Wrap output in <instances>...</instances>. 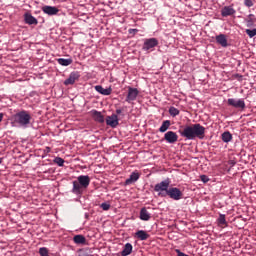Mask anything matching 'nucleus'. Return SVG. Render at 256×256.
<instances>
[{
  "instance_id": "obj_29",
  "label": "nucleus",
  "mask_w": 256,
  "mask_h": 256,
  "mask_svg": "<svg viewBox=\"0 0 256 256\" xmlns=\"http://www.w3.org/2000/svg\"><path fill=\"white\" fill-rule=\"evenodd\" d=\"M245 33L250 37V39L256 37V29H246Z\"/></svg>"
},
{
  "instance_id": "obj_39",
  "label": "nucleus",
  "mask_w": 256,
  "mask_h": 256,
  "mask_svg": "<svg viewBox=\"0 0 256 256\" xmlns=\"http://www.w3.org/2000/svg\"><path fill=\"white\" fill-rule=\"evenodd\" d=\"M55 161H64V159H62L61 157H57Z\"/></svg>"
},
{
  "instance_id": "obj_16",
  "label": "nucleus",
  "mask_w": 256,
  "mask_h": 256,
  "mask_svg": "<svg viewBox=\"0 0 256 256\" xmlns=\"http://www.w3.org/2000/svg\"><path fill=\"white\" fill-rule=\"evenodd\" d=\"M216 43L221 45V47H228V39L226 35L220 34L216 36Z\"/></svg>"
},
{
  "instance_id": "obj_20",
  "label": "nucleus",
  "mask_w": 256,
  "mask_h": 256,
  "mask_svg": "<svg viewBox=\"0 0 256 256\" xmlns=\"http://www.w3.org/2000/svg\"><path fill=\"white\" fill-rule=\"evenodd\" d=\"M135 236L141 241H145L150 237L149 233H147V231H144L143 229H139V231H136Z\"/></svg>"
},
{
  "instance_id": "obj_25",
  "label": "nucleus",
  "mask_w": 256,
  "mask_h": 256,
  "mask_svg": "<svg viewBox=\"0 0 256 256\" xmlns=\"http://www.w3.org/2000/svg\"><path fill=\"white\" fill-rule=\"evenodd\" d=\"M73 241L77 244H84L86 243L87 239L84 235H74Z\"/></svg>"
},
{
  "instance_id": "obj_12",
  "label": "nucleus",
  "mask_w": 256,
  "mask_h": 256,
  "mask_svg": "<svg viewBox=\"0 0 256 256\" xmlns=\"http://www.w3.org/2000/svg\"><path fill=\"white\" fill-rule=\"evenodd\" d=\"M235 13L236 10L233 6H223V8H221L222 17H231L232 15H235Z\"/></svg>"
},
{
  "instance_id": "obj_13",
  "label": "nucleus",
  "mask_w": 256,
  "mask_h": 256,
  "mask_svg": "<svg viewBox=\"0 0 256 256\" xmlns=\"http://www.w3.org/2000/svg\"><path fill=\"white\" fill-rule=\"evenodd\" d=\"M106 125L113 128L117 127V125H119V117L115 114L106 117Z\"/></svg>"
},
{
  "instance_id": "obj_34",
  "label": "nucleus",
  "mask_w": 256,
  "mask_h": 256,
  "mask_svg": "<svg viewBox=\"0 0 256 256\" xmlns=\"http://www.w3.org/2000/svg\"><path fill=\"white\" fill-rule=\"evenodd\" d=\"M176 253H177V256H191V255H188L187 253H184L180 249H176Z\"/></svg>"
},
{
  "instance_id": "obj_35",
  "label": "nucleus",
  "mask_w": 256,
  "mask_h": 256,
  "mask_svg": "<svg viewBox=\"0 0 256 256\" xmlns=\"http://www.w3.org/2000/svg\"><path fill=\"white\" fill-rule=\"evenodd\" d=\"M55 163L59 166V167H63L64 165V161H55Z\"/></svg>"
},
{
  "instance_id": "obj_9",
  "label": "nucleus",
  "mask_w": 256,
  "mask_h": 256,
  "mask_svg": "<svg viewBox=\"0 0 256 256\" xmlns=\"http://www.w3.org/2000/svg\"><path fill=\"white\" fill-rule=\"evenodd\" d=\"M139 95V91L136 88L128 87V94L126 96L127 103H131L132 101H136Z\"/></svg>"
},
{
  "instance_id": "obj_21",
  "label": "nucleus",
  "mask_w": 256,
  "mask_h": 256,
  "mask_svg": "<svg viewBox=\"0 0 256 256\" xmlns=\"http://www.w3.org/2000/svg\"><path fill=\"white\" fill-rule=\"evenodd\" d=\"M245 23L247 27L250 29L251 27H256V17L255 15H248L245 19Z\"/></svg>"
},
{
  "instance_id": "obj_11",
  "label": "nucleus",
  "mask_w": 256,
  "mask_h": 256,
  "mask_svg": "<svg viewBox=\"0 0 256 256\" xmlns=\"http://www.w3.org/2000/svg\"><path fill=\"white\" fill-rule=\"evenodd\" d=\"M178 138L179 137L175 131H167V133L164 135V139L167 141V143H176Z\"/></svg>"
},
{
  "instance_id": "obj_37",
  "label": "nucleus",
  "mask_w": 256,
  "mask_h": 256,
  "mask_svg": "<svg viewBox=\"0 0 256 256\" xmlns=\"http://www.w3.org/2000/svg\"><path fill=\"white\" fill-rule=\"evenodd\" d=\"M138 31H137V29H130L129 30V33H137Z\"/></svg>"
},
{
  "instance_id": "obj_15",
  "label": "nucleus",
  "mask_w": 256,
  "mask_h": 256,
  "mask_svg": "<svg viewBox=\"0 0 256 256\" xmlns=\"http://www.w3.org/2000/svg\"><path fill=\"white\" fill-rule=\"evenodd\" d=\"M91 115L94 121H97L98 123H104L105 117L102 115L101 111L93 110L91 111Z\"/></svg>"
},
{
  "instance_id": "obj_36",
  "label": "nucleus",
  "mask_w": 256,
  "mask_h": 256,
  "mask_svg": "<svg viewBox=\"0 0 256 256\" xmlns=\"http://www.w3.org/2000/svg\"><path fill=\"white\" fill-rule=\"evenodd\" d=\"M122 113V109H116V116L118 117V115H121Z\"/></svg>"
},
{
  "instance_id": "obj_6",
  "label": "nucleus",
  "mask_w": 256,
  "mask_h": 256,
  "mask_svg": "<svg viewBox=\"0 0 256 256\" xmlns=\"http://www.w3.org/2000/svg\"><path fill=\"white\" fill-rule=\"evenodd\" d=\"M159 45L158 39L152 38V39H146L144 41V45L142 46L143 51H151L155 47Z\"/></svg>"
},
{
  "instance_id": "obj_3",
  "label": "nucleus",
  "mask_w": 256,
  "mask_h": 256,
  "mask_svg": "<svg viewBox=\"0 0 256 256\" xmlns=\"http://www.w3.org/2000/svg\"><path fill=\"white\" fill-rule=\"evenodd\" d=\"M91 183L89 175H79L77 181H73V193H82L83 189H87Z\"/></svg>"
},
{
  "instance_id": "obj_31",
  "label": "nucleus",
  "mask_w": 256,
  "mask_h": 256,
  "mask_svg": "<svg viewBox=\"0 0 256 256\" xmlns=\"http://www.w3.org/2000/svg\"><path fill=\"white\" fill-rule=\"evenodd\" d=\"M100 207H101L104 211H109V209H111V203H101Z\"/></svg>"
},
{
  "instance_id": "obj_10",
  "label": "nucleus",
  "mask_w": 256,
  "mask_h": 256,
  "mask_svg": "<svg viewBox=\"0 0 256 256\" xmlns=\"http://www.w3.org/2000/svg\"><path fill=\"white\" fill-rule=\"evenodd\" d=\"M79 79L80 73L78 71H73L72 73H70L68 79L64 81V85H74Z\"/></svg>"
},
{
  "instance_id": "obj_8",
  "label": "nucleus",
  "mask_w": 256,
  "mask_h": 256,
  "mask_svg": "<svg viewBox=\"0 0 256 256\" xmlns=\"http://www.w3.org/2000/svg\"><path fill=\"white\" fill-rule=\"evenodd\" d=\"M42 12L49 16L58 15L59 8L57 6H49V4H45V6H42Z\"/></svg>"
},
{
  "instance_id": "obj_27",
  "label": "nucleus",
  "mask_w": 256,
  "mask_h": 256,
  "mask_svg": "<svg viewBox=\"0 0 256 256\" xmlns=\"http://www.w3.org/2000/svg\"><path fill=\"white\" fill-rule=\"evenodd\" d=\"M170 125H171V121H169V120L163 121L159 131L161 133H166V131H168Z\"/></svg>"
},
{
  "instance_id": "obj_40",
  "label": "nucleus",
  "mask_w": 256,
  "mask_h": 256,
  "mask_svg": "<svg viewBox=\"0 0 256 256\" xmlns=\"http://www.w3.org/2000/svg\"><path fill=\"white\" fill-rule=\"evenodd\" d=\"M232 165H235V162H232Z\"/></svg>"
},
{
  "instance_id": "obj_22",
  "label": "nucleus",
  "mask_w": 256,
  "mask_h": 256,
  "mask_svg": "<svg viewBox=\"0 0 256 256\" xmlns=\"http://www.w3.org/2000/svg\"><path fill=\"white\" fill-rule=\"evenodd\" d=\"M217 223L219 227H228V221L226 219V215L223 213H220L217 219Z\"/></svg>"
},
{
  "instance_id": "obj_30",
  "label": "nucleus",
  "mask_w": 256,
  "mask_h": 256,
  "mask_svg": "<svg viewBox=\"0 0 256 256\" xmlns=\"http://www.w3.org/2000/svg\"><path fill=\"white\" fill-rule=\"evenodd\" d=\"M39 253L40 256H49V249L47 247H40Z\"/></svg>"
},
{
  "instance_id": "obj_7",
  "label": "nucleus",
  "mask_w": 256,
  "mask_h": 256,
  "mask_svg": "<svg viewBox=\"0 0 256 256\" xmlns=\"http://www.w3.org/2000/svg\"><path fill=\"white\" fill-rule=\"evenodd\" d=\"M169 185L170 181L169 179H166L165 181H161V183H157V185L154 186V190L158 191L159 195H161L162 191H166V194L168 195Z\"/></svg>"
},
{
  "instance_id": "obj_26",
  "label": "nucleus",
  "mask_w": 256,
  "mask_h": 256,
  "mask_svg": "<svg viewBox=\"0 0 256 256\" xmlns=\"http://www.w3.org/2000/svg\"><path fill=\"white\" fill-rule=\"evenodd\" d=\"M57 63L63 67H68L69 65H72L73 59H57Z\"/></svg>"
},
{
  "instance_id": "obj_5",
  "label": "nucleus",
  "mask_w": 256,
  "mask_h": 256,
  "mask_svg": "<svg viewBox=\"0 0 256 256\" xmlns=\"http://www.w3.org/2000/svg\"><path fill=\"white\" fill-rule=\"evenodd\" d=\"M228 105L231 107H235V109H246V103L244 99H228L227 100Z\"/></svg>"
},
{
  "instance_id": "obj_17",
  "label": "nucleus",
  "mask_w": 256,
  "mask_h": 256,
  "mask_svg": "<svg viewBox=\"0 0 256 256\" xmlns=\"http://www.w3.org/2000/svg\"><path fill=\"white\" fill-rule=\"evenodd\" d=\"M139 177H140V173H138L137 171H133L130 177L126 179L125 185H131L132 183H135L136 181H138Z\"/></svg>"
},
{
  "instance_id": "obj_28",
  "label": "nucleus",
  "mask_w": 256,
  "mask_h": 256,
  "mask_svg": "<svg viewBox=\"0 0 256 256\" xmlns=\"http://www.w3.org/2000/svg\"><path fill=\"white\" fill-rule=\"evenodd\" d=\"M169 113L172 117H177V115H180V111L176 107H170Z\"/></svg>"
},
{
  "instance_id": "obj_32",
  "label": "nucleus",
  "mask_w": 256,
  "mask_h": 256,
  "mask_svg": "<svg viewBox=\"0 0 256 256\" xmlns=\"http://www.w3.org/2000/svg\"><path fill=\"white\" fill-rule=\"evenodd\" d=\"M244 5H246V7H254V2L253 0H244Z\"/></svg>"
},
{
  "instance_id": "obj_24",
  "label": "nucleus",
  "mask_w": 256,
  "mask_h": 256,
  "mask_svg": "<svg viewBox=\"0 0 256 256\" xmlns=\"http://www.w3.org/2000/svg\"><path fill=\"white\" fill-rule=\"evenodd\" d=\"M221 139L225 143H229L230 141H232L233 135H232V133H230V131H224V133H222V135H221Z\"/></svg>"
},
{
  "instance_id": "obj_18",
  "label": "nucleus",
  "mask_w": 256,
  "mask_h": 256,
  "mask_svg": "<svg viewBox=\"0 0 256 256\" xmlns=\"http://www.w3.org/2000/svg\"><path fill=\"white\" fill-rule=\"evenodd\" d=\"M140 219H142V221H149V219H151V213L148 211L147 207H142L140 211Z\"/></svg>"
},
{
  "instance_id": "obj_2",
  "label": "nucleus",
  "mask_w": 256,
  "mask_h": 256,
  "mask_svg": "<svg viewBox=\"0 0 256 256\" xmlns=\"http://www.w3.org/2000/svg\"><path fill=\"white\" fill-rule=\"evenodd\" d=\"M13 120L20 127H28L32 121V115L29 111H18V113L13 116Z\"/></svg>"
},
{
  "instance_id": "obj_19",
  "label": "nucleus",
  "mask_w": 256,
  "mask_h": 256,
  "mask_svg": "<svg viewBox=\"0 0 256 256\" xmlns=\"http://www.w3.org/2000/svg\"><path fill=\"white\" fill-rule=\"evenodd\" d=\"M95 90L101 95H111V93L113 92V89H111V87H109L108 89H104L102 85H96Z\"/></svg>"
},
{
  "instance_id": "obj_38",
  "label": "nucleus",
  "mask_w": 256,
  "mask_h": 256,
  "mask_svg": "<svg viewBox=\"0 0 256 256\" xmlns=\"http://www.w3.org/2000/svg\"><path fill=\"white\" fill-rule=\"evenodd\" d=\"M3 117H4V114L0 113V123H1V121H3Z\"/></svg>"
},
{
  "instance_id": "obj_14",
  "label": "nucleus",
  "mask_w": 256,
  "mask_h": 256,
  "mask_svg": "<svg viewBox=\"0 0 256 256\" xmlns=\"http://www.w3.org/2000/svg\"><path fill=\"white\" fill-rule=\"evenodd\" d=\"M24 21L27 25H38V21L31 13L24 14Z\"/></svg>"
},
{
  "instance_id": "obj_1",
  "label": "nucleus",
  "mask_w": 256,
  "mask_h": 256,
  "mask_svg": "<svg viewBox=\"0 0 256 256\" xmlns=\"http://www.w3.org/2000/svg\"><path fill=\"white\" fill-rule=\"evenodd\" d=\"M179 134L188 140L204 139L206 134V127L200 123H192L190 125H184L179 127Z\"/></svg>"
},
{
  "instance_id": "obj_4",
  "label": "nucleus",
  "mask_w": 256,
  "mask_h": 256,
  "mask_svg": "<svg viewBox=\"0 0 256 256\" xmlns=\"http://www.w3.org/2000/svg\"><path fill=\"white\" fill-rule=\"evenodd\" d=\"M167 195H169L171 199H175L176 201L182 199L183 197V193L178 187H170L167 191Z\"/></svg>"
},
{
  "instance_id": "obj_33",
  "label": "nucleus",
  "mask_w": 256,
  "mask_h": 256,
  "mask_svg": "<svg viewBox=\"0 0 256 256\" xmlns=\"http://www.w3.org/2000/svg\"><path fill=\"white\" fill-rule=\"evenodd\" d=\"M200 179L201 181H203V183H208V181L210 180L208 175H200Z\"/></svg>"
},
{
  "instance_id": "obj_23",
  "label": "nucleus",
  "mask_w": 256,
  "mask_h": 256,
  "mask_svg": "<svg viewBox=\"0 0 256 256\" xmlns=\"http://www.w3.org/2000/svg\"><path fill=\"white\" fill-rule=\"evenodd\" d=\"M132 251H133V245H132V243H126V244L124 245L123 250L121 251V255H123V256L130 255V253H132Z\"/></svg>"
}]
</instances>
